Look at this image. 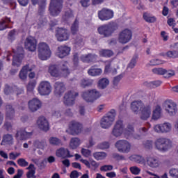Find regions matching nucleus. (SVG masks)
Wrapping results in <instances>:
<instances>
[{
  "label": "nucleus",
  "mask_w": 178,
  "mask_h": 178,
  "mask_svg": "<svg viewBox=\"0 0 178 178\" xmlns=\"http://www.w3.org/2000/svg\"><path fill=\"white\" fill-rule=\"evenodd\" d=\"M15 35H16V29H13L10 31L8 34V40L11 42L15 41V40L16 39Z\"/></svg>",
  "instance_id": "obj_54"
},
{
  "label": "nucleus",
  "mask_w": 178,
  "mask_h": 178,
  "mask_svg": "<svg viewBox=\"0 0 178 178\" xmlns=\"http://www.w3.org/2000/svg\"><path fill=\"white\" fill-rule=\"evenodd\" d=\"M164 108L170 116H174V115L177 113V104L172 100H166L164 102Z\"/></svg>",
  "instance_id": "obj_14"
},
{
  "label": "nucleus",
  "mask_w": 178,
  "mask_h": 178,
  "mask_svg": "<svg viewBox=\"0 0 178 178\" xmlns=\"http://www.w3.org/2000/svg\"><path fill=\"white\" fill-rule=\"evenodd\" d=\"M119 29V24L115 22H110L108 24L100 25L97 28V33L104 37V38H109L112 37L115 31Z\"/></svg>",
  "instance_id": "obj_1"
},
{
  "label": "nucleus",
  "mask_w": 178,
  "mask_h": 178,
  "mask_svg": "<svg viewBox=\"0 0 178 178\" xmlns=\"http://www.w3.org/2000/svg\"><path fill=\"white\" fill-rule=\"evenodd\" d=\"M97 15L99 20H102V22H106L113 19L114 13L113 10L111 9L104 8L101 10L98 11Z\"/></svg>",
  "instance_id": "obj_11"
},
{
  "label": "nucleus",
  "mask_w": 178,
  "mask_h": 178,
  "mask_svg": "<svg viewBox=\"0 0 178 178\" xmlns=\"http://www.w3.org/2000/svg\"><path fill=\"white\" fill-rule=\"evenodd\" d=\"M93 157L96 161H102V159L106 158V153L104 152H97L93 153Z\"/></svg>",
  "instance_id": "obj_44"
},
{
  "label": "nucleus",
  "mask_w": 178,
  "mask_h": 178,
  "mask_svg": "<svg viewBox=\"0 0 178 178\" xmlns=\"http://www.w3.org/2000/svg\"><path fill=\"white\" fill-rule=\"evenodd\" d=\"M169 174L172 177L178 178V170L176 168H172L170 170Z\"/></svg>",
  "instance_id": "obj_62"
},
{
  "label": "nucleus",
  "mask_w": 178,
  "mask_h": 178,
  "mask_svg": "<svg viewBox=\"0 0 178 178\" xmlns=\"http://www.w3.org/2000/svg\"><path fill=\"white\" fill-rule=\"evenodd\" d=\"M51 90L52 86H51V83L47 81L40 82L38 88V92L40 95H49Z\"/></svg>",
  "instance_id": "obj_13"
},
{
  "label": "nucleus",
  "mask_w": 178,
  "mask_h": 178,
  "mask_svg": "<svg viewBox=\"0 0 178 178\" xmlns=\"http://www.w3.org/2000/svg\"><path fill=\"white\" fill-rule=\"evenodd\" d=\"M122 79H123V74H120V75H118L117 76H115L114 79H113V86L117 87V86L119 84V83L120 82Z\"/></svg>",
  "instance_id": "obj_55"
},
{
  "label": "nucleus",
  "mask_w": 178,
  "mask_h": 178,
  "mask_svg": "<svg viewBox=\"0 0 178 178\" xmlns=\"http://www.w3.org/2000/svg\"><path fill=\"white\" fill-rule=\"evenodd\" d=\"M175 74H176V73L175 72L174 70H167V72L164 74V77L165 79H170V77H173Z\"/></svg>",
  "instance_id": "obj_61"
},
{
  "label": "nucleus",
  "mask_w": 178,
  "mask_h": 178,
  "mask_svg": "<svg viewBox=\"0 0 178 178\" xmlns=\"http://www.w3.org/2000/svg\"><path fill=\"white\" fill-rule=\"evenodd\" d=\"M133 38V32L129 29H125L118 34V40L120 44L124 45L131 41Z\"/></svg>",
  "instance_id": "obj_6"
},
{
  "label": "nucleus",
  "mask_w": 178,
  "mask_h": 178,
  "mask_svg": "<svg viewBox=\"0 0 178 178\" xmlns=\"http://www.w3.org/2000/svg\"><path fill=\"white\" fill-rule=\"evenodd\" d=\"M147 163L150 168H158L159 166V160L155 157H147Z\"/></svg>",
  "instance_id": "obj_34"
},
{
  "label": "nucleus",
  "mask_w": 178,
  "mask_h": 178,
  "mask_svg": "<svg viewBox=\"0 0 178 178\" xmlns=\"http://www.w3.org/2000/svg\"><path fill=\"white\" fill-rule=\"evenodd\" d=\"M161 106H157L155 110L153 111L152 118L153 120H158L161 118Z\"/></svg>",
  "instance_id": "obj_46"
},
{
  "label": "nucleus",
  "mask_w": 178,
  "mask_h": 178,
  "mask_svg": "<svg viewBox=\"0 0 178 178\" xmlns=\"http://www.w3.org/2000/svg\"><path fill=\"white\" fill-rule=\"evenodd\" d=\"M115 147L119 152L129 154L131 149V145L127 140H121L115 143Z\"/></svg>",
  "instance_id": "obj_10"
},
{
  "label": "nucleus",
  "mask_w": 178,
  "mask_h": 178,
  "mask_svg": "<svg viewBox=\"0 0 178 178\" xmlns=\"http://www.w3.org/2000/svg\"><path fill=\"white\" fill-rule=\"evenodd\" d=\"M49 73L53 77H62V72H59L58 69V65H52L49 67Z\"/></svg>",
  "instance_id": "obj_29"
},
{
  "label": "nucleus",
  "mask_w": 178,
  "mask_h": 178,
  "mask_svg": "<svg viewBox=\"0 0 178 178\" xmlns=\"http://www.w3.org/2000/svg\"><path fill=\"white\" fill-rule=\"evenodd\" d=\"M138 60V56L134 55L131 59L129 63L127 65L128 69H134L136 65H137V62Z\"/></svg>",
  "instance_id": "obj_45"
},
{
  "label": "nucleus",
  "mask_w": 178,
  "mask_h": 178,
  "mask_svg": "<svg viewBox=\"0 0 178 178\" xmlns=\"http://www.w3.org/2000/svg\"><path fill=\"white\" fill-rule=\"evenodd\" d=\"M51 51L49 46L45 42H40L38 47V56L40 60H47L51 58Z\"/></svg>",
  "instance_id": "obj_2"
},
{
  "label": "nucleus",
  "mask_w": 178,
  "mask_h": 178,
  "mask_svg": "<svg viewBox=\"0 0 178 178\" xmlns=\"http://www.w3.org/2000/svg\"><path fill=\"white\" fill-rule=\"evenodd\" d=\"M129 159L131 161H133L134 162H136V163H144L145 162V159L143 157V156L140 155H133L129 157Z\"/></svg>",
  "instance_id": "obj_42"
},
{
  "label": "nucleus",
  "mask_w": 178,
  "mask_h": 178,
  "mask_svg": "<svg viewBox=\"0 0 178 178\" xmlns=\"http://www.w3.org/2000/svg\"><path fill=\"white\" fill-rule=\"evenodd\" d=\"M65 90H66V88L63 82L57 81L54 83V95L56 97H62V94L65 92Z\"/></svg>",
  "instance_id": "obj_22"
},
{
  "label": "nucleus",
  "mask_w": 178,
  "mask_h": 178,
  "mask_svg": "<svg viewBox=\"0 0 178 178\" xmlns=\"http://www.w3.org/2000/svg\"><path fill=\"white\" fill-rule=\"evenodd\" d=\"M56 155L58 158L61 159H66L67 158H73V154H70V150L67 148L60 147L56 152Z\"/></svg>",
  "instance_id": "obj_16"
},
{
  "label": "nucleus",
  "mask_w": 178,
  "mask_h": 178,
  "mask_svg": "<svg viewBox=\"0 0 178 178\" xmlns=\"http://www.w3.org/2000/svg\"><path fill=\"white\" fill-rule=\"evenodd\" d=\"M80 145V139L79 138H72L70 140V147L72 149H76Z\"/></svg>",
  "instance_id": "obj_43"
},
{
  "label": "nucleus",
  "mask_w": 178,
  "mask_h": 178,
  "mask_svg": "<svg viewBox=\"0 0 178 178\" xmlns=\"http://www.w3.org/2000/svg\"><path fill=\"white\" fill-rule=\"evenodd\" d=\"M165 55L168 56V58H172V59H176V58H178V51H168L166 52Z\"/></svg>",
  "instance_id": "obj_52"
},
{
  "label": "nucleus",
  "mask_w": 178,
  "mask_h": 178,
  "mask_svg": "<svg viewBox=\"0 0 178 178\" xmlns=\"http://www.w3.org/2000/svg\"><path fill=\"white\" fill-rule=\"evenodd\" d=\"M115 118H116V111H115V109H112L102 118V120H106V122L111 121V124H113V122H115Z\"/></svg>",
  "instance_id": "obj_31"
},
{
  "label": "nucleus",
  "mask_w": 178,
  "mask_h": 178,
  "mask_svg": "<svg viewBox=\"0 0 178 178\" xmlns=\"http://www.w3.org/2000/svg\"><path fill=\"white\" fill-rule=\"evenodd\" d=\"M25 49H27L30 52H35L37 49V39L29 35L24 42Z\"/></svg>",
  "instance_id": "obj_12"
},
{
  "label": "nucleus",
  "mask_w": 178,
  "mask_h": 178,
  "mask_svg": "<svg viewBox=\"0 0 178 178\" xmlns=\"http://www.w3.org/2000/svg\"><path fill=\"white\" fill-rule=\"evenodd\" d=\"M27 170H29L26 172V177L27 178H31L33 175H35V166H34V164L31 163L29 167L26 168Z\"/></svg>",
  "instance_id": "obj_41"
},
{
  "label": "nucleus",
  "mask_w": 178,
  "mask_h": 178,
  "mask_svg": "<svg viewBox=\"0 0 178 178\" xmlns=\"http://www.w3.org/2000/svg\"><path fill=\"white\" fill-rule=\"evenodd\" d=\"M42 106L41 101L37 98H34L29 102V108L31 112H37Z\"/></svg>",
  "instance_id": "obj_21"
},
{
  "label": "nucleus",
  "mask_w": 178,
  "mask_h": 178,
  "mask_svg": "<svg viewBox=\"0 0 178 178\" xmlns=\"http://www.w3.org/2000/svg\"><path fill=\"white\" fill-rule=\"evenodd\" d=\"M81 154L83 156H86V158H88V156H91V150L82 148L81 149Z\"/></svg>",
  "instance_id": "obj_64"
},
{
  "label": "nucleus",
  "mask_w": 178,
  "mask_h": 178,
  "mask_svg": "<svg viewBox=\"0 0 178 178\" xmlns=\"http://www.w3.org/2000/svg\"><path fill=\"white\" fill-rule=\"evenodd\" d=\"M161 84H162V81L161 80L153 81L150 82L146 81L143 83V85L150 90H152V88H156L159 87Z\"/></svg>",
  "instance_id": "obj_32"
},
{
  "label": "nucleus",
  "mask_w": 178,
  "mask_h": 178,
  "mask_svg": "<svg viewBox=\"0 0 178 178\" xmlns=\"http://www.w3.org/2000/svg\"><path fill=\"white\" fill-rule=\"evenodd\" d=\"M74 15H73V10L72 9H68L65 12V14L63 15L62 20L65 23H67L72 17H74Z\"/></svg>",
  "instance_id": "obj_37"
},
{
  "label": "nucleus",
  "mask_w": 178,
  "mask_h": 178,
  "mask_svg": "<svg viewBox=\"0 0 178 178\" xmlns=\"http://www.w3.org/2000/svg\"><path fill=\"white\" fill-rule=\"evenodd\" d=\"M101 127L102 129H109L112 126L111 121H106V120H102L100 122Z\"/></svg>",
  "instance_id": "obj_53"
},
{
  "label": "nucleus",
  "mask_w": 178,
  "mask_h": 178,
  "mask_svg": "<svg viewBox=\"0 0 178 178\" xmlns=\"http://www.w3.org/2000/svg\"><path fill=\"white\" fill-rule=\"evenodd\" d=\"M23 58H24V49L23 47H18L17 48L15 54L13 57V66L19 67L20 65H22Z\"/></svg>",
  "instance_id": "obj_7"
},
{
  "label": "nucleus",
  "mask_w": 178,
  "mask_h": 178,
  "mask_svg": "<svg viewBox=\"0 0 178 178\" xmlns=\"http://www.w3.org/2000/svg\"><path fill=\"white\" fill-rule=\"evenodd\" d=\"M172 129L170 123L166 122L163 124H157L154 127L156 133H168Z\"/></svg>",
  "instance_id": "obj_23"
},
{
  "label": "nucleus",
  "mask_w": 178,
  "mask_h": 178,
  "mask_svg": "<svg viewBox=\"0 0 178 178\" xmlns=\"http://www.w3.org/2000/svg\"><path fill=\"white\" fill-rule=\"evenodd\" d=\"M109 86V79L108 78H102L97 82L99 90H105Z\"/></svg>",
  "instance_id": "obj_33"
},
{
  "label": "nucleus",
  "mask_w": 178,
  "mask_h": 178,
  "mask_svg": "<svg viewBox=\"0 0 178 178\" xmlns=\"http://www.w3.org/2000/svg\"><path fill=\"white\" fill-rule=\"evenodd\" d=\"M131 108L134 113H138V111L143 109V102H134L131 104Z\"/></svg>",
  "instance_id": "obj_35"
},
{
  "label": "nucleus",
  "mask_w": 178,
  "mask_h": 178,
  "mask_svg": "<svg viewBox=\"0 0 178 178\" xmlns=\"http://www.w3.org/2000/svg\"><path fill=\"white\" fill-rule=\"evenodd\" d=\"M37 124L40 130L42 131H48L49 130V122L48 120L44 116L39 117L37 120Z\"/></svg>",
  "instance_id": "obj_18"
},
{
  "label": "nucleus",
  "mask_w": 178,
  "mask_h": 178,
  "mask_svg": "<svg viewBox=\"0 0 178 178\" xmlns=\"http://www.w3.org/2000/svg\"><path fill=\"white\" fill-rule=\"evenodd\" d=\"M13 141V136L10 134H7L3 136L1 145H8L12 144Z\"/></svg>",
  "instance_id": "obj_36"
},
{
  "label": "nucleus",
  "mask_w": 178,
  "mask_h": 178,
  "mask_svg": "<svg viewBox=\"0 0 178 178\" xmlns=\"http://www.w3.org/2000/svg\"><path fill=\"white\" fill-rule=\"evenodd\" d=\"M33 136V132H27L26 129L21 128L17 131L15 138H19L21 140H26Z\"/></svg>",
  "instance_id": "obj_19"
},
{
  "label": "nucleus",
  "mask_w": 178,
  "mask_h": 178,
  "mask_svg": "<svg viewBox=\"0 0 178 178\" xmlns=\"http://www.w3.org/2000/svg\"><path fill=\"white\" fill-rule=\"evenodd\" d=\"M72 60H73L74 66L75 67L79 66V54L78 53L74 54Z\"/></svg>",
  "instance_id": "obj_63"
},
{
  "label": "nucleus",
  "mask_w": 178,
  "mask_h": 178,
  "mask_svg": "<svg viewBox=\"0 0 178 178\" xmlns=\"http://www.w3.org/2000/svg\"><path fill=\"white\" fill-rule=\"evenodd\" d=\"M60 72L62 77H67L70 74V70L69 69V63L65 61L61 63L60 65Z\"/></svg>",
  "instance_id": "obj_27"
},
{
  "label": "nucleus",
  "mask_w": 178,
  "mask_h": 178,
  "mask_svg": "<svg viewBox=\"0 0 178 178\" xmlns=\"http://www.w3.org/2000/svg\"><path fill=\"white\" fill-rule=\"evenodd\" d=\"M123 134V121L118 120L116 122L112 134L114 137H120Z\"/></svg>",
  "instance_id": "obj_20"
},
{
  "label": "nucleus",
  "mask_w": 178,
  "mask_h": 178,
  "mask_svg": "<svg viewBox=\"0 0 178 178\" xmlns=\"http://www.w3.org/2000/svg\"><path fill=\"white\" fill-rule=\"evenodd\" d=\"M6 116L8 120H12L15 118V108L11 104L6 106Z\"/></svg>",
  "instance_id": "obj_28"
},
{
  "label": "nucleus",
  "mask_w": 178,
  "mask_h": 178,
  "mask_svg": "<svg viewBox=\"0 0 178 178\" xmlns=\"http://www.w3.org/2000/svg\"><path fill=\"white\" fill-rule=\"evenodd\" d=\"M17 163L19 166H22V168H26V166H29V162H27L24 159H19L17 160Z\"/></svg>",
  "instance_id": "obj_59"
},
{
  "label": "nucleus",
  "mask_w": 178,
  "mask_h": 178,
  "mask_svg": "<svg viewBox=\"0 0 178 178\" xmlns=\"http://www.w3.org/2000/svg\"><path fill=\"white\" fill-rule=\"evenodd\" d=\"M168 72V70L162 67H158L152 69V72L154 74H158L159 76H163Z\"/></svg>",
  "instance_id": "obj_50"
},
{
  "label": "nucleus",
  "mask_w": 178,
  "mask_h": 178,
  "mask_svg": "<svg viewBox=\"0 0 178 178\" xmlns=\"http://www.w3.org/2000/svg\"><path fill=\"white\" fill-rule=\"evenodd\" d=\"M141 115H140V119L142 120H147L151 116V106L147 105L146 106L142 107L141 108Z\"/></svg>",
  "instance_id": "obj_25"
},
{
  "label": "nucleus",
  "mask_w": 178,
  "mask_h": 178,
  "mask_svg": "<svg viewBox=\"0 0 178 178\" xmlns=\"http://www.w3.org/2000/svg\"><path fill=\"white\" fill-rule=\"evenodd\" d=\"M99 56L102 58H111V56H113L114 53L113 51L111 49H101L99 51Z\"/></svg>",
  "instance_id": "obj_38"
},
{
  "label": "nucleus",
  "mask_w": 178,
  "mask_h": 178,
  "mask_svg": "<svg viewBox=\"0 0 178 178\" xmlns=\"http://www.w3.org/2000/svg\"><path fill=\"white\" fill-rule=\"evenodd\" d=\"M83 130V124L76 121H72L69 124V131L66 130V133H69L70 136H79Z\"/></svg>",
  "instance_id": "obj_8"
},
{
  "label": "nucleus",
  "mask_w": 178,
  "mask_h": 178,
  "mask_svg": "<svg viewBox=\"0 0 178 178\" xmlns=\"http://www.w3.org/2000/svg\"><path fill=\"white\" fill-rule=\"evenodd\" d=\"M29 72H33V68H30V65L26 64L24 67H22V70L19 72V79L23 81H24V80H27V73H29Z\"/></svg>",
  "instance_id": "obj_24"
},
{
  "label": "nucleus",
  "mask_w": 178,
  "mask_h": 178,
  "mask_svg": "<svg viewBox=\"0 0 178 178\" xmlns=\"http://www.w3.org/2000/svg\"><path fill=\"white\" fill-rule=\"evenodd\" d=\"M94 84V79L89 78H83L81 79L79 86L81 88H89V87H92Z\"/></svg>",
  "instance_id": "obj_26"
},
{
  "label": "nucleus",
  "mask_w": 178,
  "mask_h": 178,
  "mask_svg": "<svg viewBox=\"0 0 178 178\" xmlns=\"http://www.w3.org/2000/svg\"><path fill=\"white\" fill-rule=\"evenodd\" d=\"M154 144L156 149L161 152H166L172 148V140L165 138H158Z\"/></svg>",
  "instance_id": "obj_5"
},
{
  "label": "nucleus",
  "mask_w": 178,
  "mask_h": 178,
  "mask_svg": "<svg viewBox=\"0 0 178 178\" xmlns=\"http://www.w3.org/2000/svg\"><path fill=\"white\" fill-rule=\"evenodd\" d=\"M35 86H37V81L32 80L29 82L26 86V90L29 92H33L34 91V88H35Z\"/></svg>",
  "instance_id": "obj_48"
},
{
  "label": "nucleus",
  "mask_w": 178,
  "mask_h": 178,
  "mask_svg": "<svg viewBox=\"0 0 178 178\" xmlns=\"http://www.w3.org/2000/svg\"><path fill=\"white\" fill-rule=\"evenodd\" d=\"M56 38L57 41H59L60 42L67 41L70 38L69 30L66 28H58L56 30Z\"/></svg>",
  "instance_id": "obj_9"
},
{
  "label": "nucleus",
  "mask_w": 178,
  "mask_h": 178,
  "mask_svg": "<svg viewBox=\"0 0 178 178\" xmlns=\"http://www.w3.org/2000/svg\"><path fill=\"white\" fill-rule=\"evenodd\" d=\"M70 51H72V48H70V47L61 45L58 47L57 56L63 59V58L70 55Z\"/></svg>",
  "instance_id": "obj_17"
},
{
  "label": "nucleus",
  "mask_w": 178,
  "mask_h": 178,
  "mask_svg": "<svg viewBox=\"0 0 178 178\" xmlns=\"http://www.w3.org/2000/svg\"><path fill=\"white\" fill-rule=\"evenodd\" d=\"M109 147V142H103L97 145V148H99V149H108Z\"/></svg>",
  "instance_id": "obj_56"
},
{
  "label": "nucleus",
  "mask_w": 178,
  "mask_h": 178,
  "mask_svg": "<svg viewBox=\"0 0 178 178\" xmlns=\"http://www.w3.org/2000/svg\"><path fill=\"white\" fill-rule=\"evenodd\" d=\"M76 97H79V92H75L74 94L71 90L68 91L64 95L65 105H67V106H72V105H74Z\"/></svg>",
  "instance_id": "obj_15"
},
{
  "label": "nucleus",
  "mask_w": 178,
  "mask_h": 178,
  "mask_svg": "<svg viewBox=\"0 0 178 178\" xmlns=\"http://www.w3.org/2000/svg\"><path fill=\"white\" fill-rule=\"evenodd\" d=\"M94 55L92 54H88L86 56H81V60L86 63H90V62H92L94 60Z\"/></svg>",
  "instance_id": "obj_47"
},
{
  "label": "nucleus",
  "mask_w": 178,
  "mask_h": 178,
  "mask_svg": "<svg viewBox=\"0 0 178 178\" xmlns=\"http://www.w3.org/2000/svg\"><path fill=\"white\" fill-rule=\"evenodd\" d=\"M143 19L147 23H155L156 22V17L149 16V14L145 13H143Z\"/></svg>",
  "instance_id": "obj_49"
},
{
  "label": "nucleus",
  "mask_w": 178,
  "mask_h": 178,
  "mask_svg": "<svg viewBox=\"0 0 178 178\" xmlns=\"http://www.w3.org/2000/svg\"><path fill=\"white\" fill-rule=\"evenodd\" d=\"M101 172H109L113 170V165H104L100 168Z\"/></svg>",
  "instance_id": "obj_57"
},
{
  "label": "nucleus",
  "mask_w": 178,
  "mask_h": 178,
  "mask_svg": "<svg viewBox=\"0 0 178 178\" xmlns=\"http://www.w3.org/2000/svg\"><path fill=\"white\" fill-rule=\"evenodd\" d=\"M6 23H10V18L6 17L0 21V31H3V30H6V29H9V26L6 24Z\"/></svg>",
  "instance_id": "obj_39"
},
{
  "label": "nucleus",
  "mask_w": 178,
  "mask_h": 178,
  "mask_svg": "<svg viewBox=\"0 0 178 178\" xmlns=\"http://www.w3.org/2000/svg\"><path fill=\"white\" fill-rule=\"evenodd\" d=\"M63 9V0H50L49 10L51 16H58Z\"/></svg>",
  "instance_id": "obj_4"
},
{
  "label": "nucleus",
  "mask_w": 178,
  "mask_h": 178,
  "mask_svg": "<svg viewBox=\"0 0 178 178\" xmlns=\"http://www.w3.org/2000/svg\"><path fill=\"white\" fill-rule=\"evenodd\" d=\"M101 92L97 90V89H91L82 92L81 97L86 102H90L92 104L94 101H97L98 98H100Z\"/></svg>",
  "instance_id": "obj_3"
},
{
  "label": "nucleus",
  "mask_w": 178,
  "mask_h": 178,
  "mask_svg": "<svg viewBox=\"0 0 178 178\" xmlns=\"http://www.w3.org/2000/svg\"><path fill=\"white\" fill-rule=\"evenodd\" d=\"M129 170L132 175H140V172H141V169H140L137 166H132L129 168Z\"/></svg>",
  "instance_id": "obj_58"
},
{
  "label": "nucleus",
  "mask_w": 178,
  "mask_h": 178,
  "mask_svg": "<svg viewBox=\"0 0 178 178\" xmlns=\"http://www.w3.org/2000/svg\"><path fill=\"white\" fill-rule=\"evenodd\" d=\"M79 19H75L74 22L72 23L70 27V33L74 38L77 34H79Z\"/></svg>",
  "instance_id": "obj_30"
},
{
  "label": "nucleus",
  "mask_w": 178,
  "mask_h": 178,
  "mask_svg": "<svg viewBox=\"0 0 178 178\" xmlns=\"http://www.w3.org/2000/svg\"><path fill=\"white\" fill-rule=\"evenodd\" d=\"M49 141L51 145H60V144L62 145V140L56 137H51Z\"/></svg>",
  "instance_id": "obj_51"
},
{
  "label": "nucleus",
  "mask_w": 178,
  "mask_h": 178,
  "mask_svg": "<svg viewBox=\"0 0 178 178\" xmlns=\"http://www.w3.org/2000/svg\"><path fill=\"white\" fill-rule=\"evenodd\" d=\"M101 73H102V70L100 68H95L94 67H91L90 69L88 70L89 76H99Z\"/></svg>",
  "instance_id": "obj_40"
},
{
  "label": "nucleus",
  "mask_w": 178,
  "mask_h": 178,
  "mask_svg": "<svg viewBox=\"0 0 178 178\" xmlns=\"http://www.w3.org/2000/svg\"><path fill=\"white\" fill-rule=\"evenodd\" d=\"M75 36L76 37L74 38L75 40V44H76V45H80V44L83 42V36L79 33H77V35H76Z\"/></svg>",
  "instance_id": "obj_60"
}]
</instances>
